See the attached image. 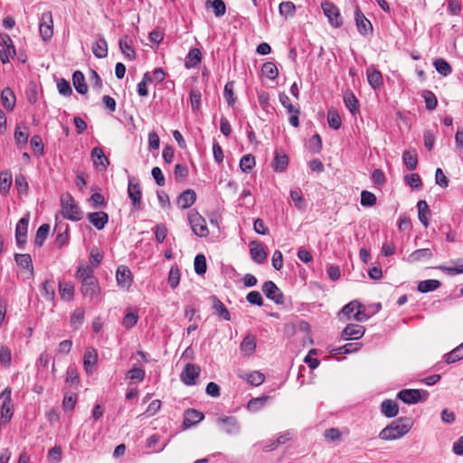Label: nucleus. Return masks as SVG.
<instances>
[{"instance_id": "nucleus-35", "label": "nucleus", "mask_w": 463, "mask_h": 463, "mask_svg": "<svg viewBox=\"0 0 463 463\" xmlns=\"http://www.w3.org/2000/svg\"><path fill=\"white\" fill-rule=\"evenodd\" d=\"M92 52L99 59L105 58L108 55V43L103 37L95 41L92 45Z\"/></svg>"}, {"instance_id": "nucleus-63", "label": "nucleus", "mask_w": 463, "mask_h": 463, "mask_svg": "<svg viewBox=\"0 0 463 463\" xmlns=\"http://www.w3.org/2000/svg\"><path fill=\"white\" fill-rule=\"evenodd\" d=\"M290 198L294 202L295 206L299 210H304L306 208V201L302 196V194L299 190H292L290 191Z\"/></svg>"}, {"instance_id": "nucleus-34", "label": "nucleus", "mask_w": 463, "mask_h": 463, "mask_svg": "<svg viewBox=\"0 0 463 463\" xmlns=\"http://www.w3.org/2000/svg\"><path fill=\"white\" fill-rule=\"evenodd\" d=\"M202 60V54L199 49L193 48L185 57L184 65L187 69L194 68L199 65Z\"/></svg>"}, {"instance_id": "nucleus-19", "label": "nucleus", "mask_w": 463, "mask_h": 463, "mask_svg": "<svg viewBox=\"0 0 463 463\" xmlns=\"http://www.w3.org/2000/svg\"><path fill=\"white\" fill-rule=\"evenodd\" d=\"M1 41L3 44L5 45L6 49L0 50V59L2 62L7 63L9 62V57H14L15 55V47L13 43L11 37L8 34H1Z\"/></svg>"}, {"instance_id": "nucleus-18", "label": "nucleus", "mask_w": 463, "mask_h": 463, "mask_svg": "<svg viewBox=\"0 0 463 463\" xmlns=\"http://www.w3.org/2000/svg\"><path fill=\"white\" fill-rule=\"evenodd\" d=\"M98 363V353L93 347H87L83 357V367L87 374H91Z\"/></svg>"}, {"instance_id": "nucleus-16", "label": "nucleus", "mask_w": 463, "mask_h": 463, "mask_svg": "<svg viewBox=\"0 0 463 463\" xmlns=\"http://www.w3.org/2000/svg\"><path fill=\"white\" fill-rule=\"evenodd\" d=\"M116 279L118 285L122 288H129L133 282L132 273L130 269L125 266L120 265L116 272Z\"/></svg>"}, {"instance_id": "nucleus-30", "label": "nucleus", "mask_w": 463, "mask_h": 463, "mask_svg": "<svg viewBox=\"0 0 463 463\" xmlns=\"http://www.w3.org/2000/svg\"><path fill=\"white\" fill-rule=\"evenodd\" d=\"M381 412L387 418H393L399 412V406L393 400H384L381 404Z\"/></svg>"}, {"instance_id": "nucleus-4", "label": "nucleus", "mask_w": 463, "mask_h": 463, "mask_svg": "<svg viewBox=\"0 0 463 463\" xmlns=\"http://www.w3.org/2000/svg\"><path fill=\"white\" fill-rule=\"evenodd\" d=\"M341 313L348 317L354 314V319L358 322L365 321L369 316L365 313V307L357 300H353L346 304L341 310Z\"/></svg>"}, {"instance_id": "nucleus-64", "label": "nucleus", "mask_w": 463, "mask_h": 463, "mask_svg": "<svg viewBox=\"0 0 463 463\" xmlns=\"http://www.w3.org/2000/svg\"><path fill=\"white\" fill-rule=\"evenodd\" d=\"M279 10L281 15L293 16L295 14L296 6L290 1L282 2L279 6Z\"/></svg>"}, {"instance_id": "nucleus-15", "label": "nucleus", "mask_w": 463, "mask_h": 463, "mask_svg": "<svg viewBox=\"0 0 463 463\" xmlns=\"http://www.w3.org/2000/svg\"><path fill=\"white\" fill-rule=\"evenodd\" d=\"M200 371L198 365L187 364L180 375L182 382L188 386L194 385L196 378L199 376Z\"/></svg>"}, {"instance_id": "nucleus-24", "label": "nucleus", "mask_w": 463, "mask_h": 463, "mask_svg": "<svg viewBox=\"0 0 463 463\" xmlns=\"http://www.w3.org/2000/svg\"><path fill=\"white\" fill-rule=\"evenodd\" d=\"M239 377L252 386H260L265 380V375L259 371L241 372Z\"/></svg>"}, {"instance_id": "nucleus-54", "label": "nucleus", "mask_w": 463, "mask_h": 463, "mask_svg": "<svg viewBox=\"0 0 463 463\" xmlns=\"http://www.w3.org/2000/svg\"><path fill=\"white\" fill-rule=\"evenodd\" d=\"M422 97L424 98L426 109L428 110H433L438 105V100L435 94L430 90H423Z\"/></svg>"}, {"instance_id": "nucleus-41", "label": "nucleus", "mask_w": 463, "mask_h": 463, "mask_svg": "<svg viewBox=\"0 0 463 463\" xmlns=\"http://www.w3.org/2000/svg\"><path fill=\"white\" fill-rule=\"evenodd\" d=\"M288 165V158L286 154L276 151L274 160H273V168L277 172H283Z\"/></svg>"}, {"instance_id": "nucleus-2", "label": "nucleus", "mask_w": 463, "mask_h": 463, "mask_svg": "<svg viewBox=\"0 0 463 463\" xmlns=\"http://www.w3.org/2000/svg\"><path fill=\"white\" fill-rule=\"evenodd\" d=\"M61 214L64 218L73 222L80 221L83 218L82 211L69 193L61 194Z\"/></svg>"}, {"instance_id": "nucleus-58", "label": "nucleus", "mask_w": 463, "mask_h": 463, "mask_svg": "<svg viewBox=\"0 0 463 463\" xmlns=\"http://www.w3.org/2000/svg\"><path fill=\"white\" fill-rule=\"evenodd\" d=\"M12 362V353L9 347L3 345L0 348V364L4 367H9Z\"/></svg>"}, {"instance_id": "nucleus-56", "label": "nucleus", "mask_w": 463, "mask_h": 463, "mask_svg": "<svg viewBox=\"0 0 463 463\" xmlns=\"http://www.w3.org/2000/svg\"><path fill=\"white\" fill-rule=\"evenodd\" d=\"M194 271L198 275L204 274L207 269L206 259H205L204 255L198 254L194 258Z\"/></svg>"}, {"instance_id": "nucleus-29", "label": "nucleus", "mask_w": 463, "mask_h": 463, "mask_svg": "<svg viewBox=\"0 0 463 463\" xmlns=\"http://www.w3.org/2000/svg\"><path fill=\"white\" fill-rule=\"evenodd\" d=\"M15 96L14 91L6 87L1 92V103L5 109L12 111L15 106Z\"/></svg>"}, {"instance_id": "nucleus-49", "label": "nucleus", "mask_w": 463, "mask_h": 463, "mask_svg": "<svg viewBox=\"0 0 463 463\" xmlns=\"http://www.w3.org/2000/svg\"><path fill=\"white\" fill-rule=\"evenodd\" d=\"M50 232V225L47 223L42 224L35 234L34 244L41 247L46 240Z\"/></svg>"}, {"instance_id": "nucleus-55", "label": "nucleus", "mask_w": 463, "mask_h": 463, "mask_svg": "<svg viewBox=\"0 0 463 463\" xmlns=\"http://www.w3.org/2000/svg\"><path fill=\"white\" fill-rule=\"evenodd\" d=\"M439 269L449 275H458L463 273V259H458L455 266H440Z\"/></svg>"}, {"instance_id": "nucleus-9", "label": "nucleus", "mask_w": 463, "mask_h": 463, "mask_svg": "<svg viewBox=\"0 0 463 463\" xmlns=\"http://www.w3.org/2000/svg\"><path fill=\"white\" fill-rule=\"evenodd\" d=\"M39 31L43 41H48L52 38L53 34V20L52 12L47 11L42 14Z\"/></svg>"}, {"instance_id": "nucleus-46", "label": "nucleus", "mask_w": 463, "mask_h": 463, "mask_svg": "<svg viewBox=\"0 0 463 463\" xmlns=\"http://www.w3.org/2000/svg\"><path fill=\"white\" fill-rule=\"evenodd\" d=\"M433 65L436 69V71L442 75L443 77H446L449 75L452 72V68L449 65V63L443 58L436 59L433 62Z\"/></svg>"}, {"instance_id": "nucleus-47", "label": "nucleus", "mask_w": 463, "mask_h": 463, "mask_svg": "<svg viewBox=\"0 0 463 463\" xmlns=\"http://www.w3.org/2000/svg\"><path fill=\"white\" fill-rule=\"evenodd\" d=\"M234 82L233 81H228L223 90V98L228 103L229 106H233L236 102V96L234 94Z\"/></svg>"}, {"instance_id": "nucleus-59", "label": "nucleus", "mask_w": 463, "mask_h": 463, "mask_svg": "<svg viewBox=\"0 0 463 463\" xmlns=\"http://www.w3.org/2000/svg\"><path fill=\"white\" fill-rule=\"evenodd\" d=\"M12 184V176L7 172L0 174V193L5 194L8 193Z\"/></svg>"}, {"instance_id": "nucleus-36", "label": "nucleus", "mask_w": 463, "mask_h": 463, "mask_svg": "<svg viewBox=\"0 0 463 463\" xmlns=\"http://www.w3.org/2000/svg\"><path fill=\"white\" fill-rule=\"evenodd\" d=\"M367 80L373 89H379L383 85L382 73L375 69H367Z\"/></svg>"}, {"instance_id": "nucleus-28", "label": "nucleus", "mask_w": 463, "mask_h": 463, "mask_svg": "<svg viewBox=\"0 0 463 463\" xmlns=\"http://www.w3.org/2000/svg\"><path fill=\"white\" fill-rule=\"evenodd\" d=\"M76 278L82 282L96 279L93 267L87 264H80L76 272Z\"/></svg>"}, {"instance_id": "nucleus-52", "label": "nucleus", "mask_w": 463, "mask_h": 463, "mask_svg": "<svg viewBox=\"0 0 463 463\" xmlns=\"http://www.w3.org/2000/svg\"><path fill=\"white\" fill-rule=\"evenodd\" d=\"M85 311L81 307L76 308L71 317V325L75 329H78L84 321Z\"/></svg>"}, {"instance_id": "nucleus-39", "label": "nucleus", "mask_w": 463, "mask_h": 463, "mask_svg": "<svg viewBox=\"0 0 463 463\" xmlns=\"http://www.w3.org/2000/svg\"><path fill=\"white\" fill-rule=\"evenodd\" d=\"M206 8H213L217 17H222L226 13V5L223 0H207L205 2Z\"/></svg>"}, {"instance_id": "nucleus-20", "label": "nucleus", "mask_w": 463, "mask_h": 463, "mask_svg": "<svg viewBox=\"0 0 463 463\" xmlns=\"http://www.w3.org/2000/svg\"><path fill=\"white\" fill-rule=\"evenodd\" d=\"M80 291L84 297L94 299L100 294V288L98 279L82 282Z\"/></svg>"}, {"instance_id": "nucleus-48", "label": "nucleus", "mask_w": 463, "mask_h": 463, "mask_svg": "<svg viewBox=\"0 0 463 463\" xmlns=\"http://www.w3.org/2000/svg\"><path fill=\"white\" fill-rule=\"evenodd\" d=\"M440 287V282L437 279L422 280L418 285V290L421 293L433 291Z\"/></svg>"}, {"instance_id": "nucleus-51", "label": "nucleus", "mask_w": 463, "mask_h": 463, "mask_svg": "<svg viewBox=\"0 0 463 463\" xmlns=\"http://www.w3.org/2000/svg\"><path fill=\"white\" fill-rule=\"evenodd\" d=\"M445 359L448 364H453L463 359V343L445 355Z\"/></svg>"}, {"instance_id": "nucleus-5", "label": "nucleus", "mask_w": 463, "mask_h": 463, "mask_svg": "<svg viewBox=\"0 0 463 463\" xmlns=\"http://www.w3.org/2000/svg\"><path fill=\"white\" fill-rule=\"evenodd\" d=\"M128 194L132 202L133 209H142V191L138 181L135 177L128 178Z\"/></svg>"}, {"instance_id": "nucleus-32", "label": "nucleus", "mask_w": 463, "mask_h": 463, "mask_svg": "<svg viewBox=\"0 0 463 463\" xmlns=\"http://www.w3.org/2000/svg\"><path fill=\"white\" fill-rule=\"evenodd\" d=\"M432 252L430 249H419L411 252L407 257V261L409 263H415L422 260H427L431 259Z\"/></svg>"}, {"instance_id": "nucleus-25", "label": "nucleus", "mask_w": 463, "mask_h": 463, "mask_svg": "<svg viewBox=\"0 0 463 463\" xmlns=\"http://www.w3.org/2000/svg\"><path fill=\"white\" fill-rule=\"evenodd\" d=\"M210 300L213 304V308L214 309L215 314L219 316L221 318L226 321H230L231 314L224 306V304L214 295L210 297Z\"/></svg>"}, {"instance_id": "nucleus-40", "label": "nucleus", "mask_w": 463, "mask_h": 463, "mask_svg": "<svg viewBox=\"0 0 463 463\" xmlns=\"http://www.w3.org/2000/svg\"><path fill=\"white\" fill-rule=\"evenodd\" d=\"M418 217L420 222L424 225L425 228L429 226V220L427 215L430 214V211L426 201L420 200L417 203Z\"/></svg>"}, {"instance_id": "nucleus-1", "label": "nucleus", "mask_w": 463, "mask_h": 463, "mask_svg": "<svg viewBox=\"0 0 463 463\" xmlns=\"http://www.w3.org/2000/svg\"><path fill=\"white\" fill-rule=\"evenodd\" d=\"M412 426L413 420L411 418L400 417L383 428L379 433V438L383 440L401 439L411 430Z\"/></svg>"}, {"instance_id": "nucleus-17", "label": "nucleus", "mask_w": 463, "mask_h": 463, "mask_svg": "<svg viewBox=\"0 0 463 463\" xmlns=\"http://www.w3.org/2000/svg\"><path fill=\"white\" fill-rule=\"evenodd\" d=\"M355 24L357 30L363 35H367L373 32L371 22L364 16L358 5L355 6Z\"/></svg>"}, {"instance_id": "nucleus-43", "label": "nucleus", "mask_w": 463, "mask_h": 463, "mask_svg": "<svg viewBox=\"0 0 463 463\" xmlns=\"http://www.w3.org/2000/svg\"><path fill=\"white\" fill-rule=\"evenodd\" d=\"M29 138V129L25 125H18L14 131L17 145H26Z\"/></svg>"}, {"instance_id": "nucleus-11", "label": "nucleus", "mask_w": 463, "mask_h": 463, "mask_svg": "<svg viewBox=\"0 0 463 463\" xmlns=\"http://www.w3.org/2000/svg\"><path fill=\"white\" fill-rule=\"evenodd\" d=\"M29 214L21 218L15 227V241L19 249L23 250L26 243Z\"/></svg>"}, {"instance_id": "nucleus-33", "label": "nucleus", "mask_w": 463, "mask_h": 463, "mask_svg": "<svg viewBox=\"0 0 463 463\" xmlns=\"http://www.w3.org/2000/svg\"><path fill=\"white\" fill-rule=\"evenodd\" d=\"M72 83L78 93L86 94L88 92V85L85 81L84 74L81 71H76L72 74Z\"/></svg>"}, {"instance_id": "nucleus-42", "label": "nucleus", "mask_w": 463, "mask_h": 463, "mask_svg": "<svg viewBox=\"0 0 463 463\" xmlns=\"http://www.w3.org/2000/svg\"><path fill=\"white\" fill-rule=\"evenodd\" d=\"M59 292L61 298L66 301L72 299L74 295V286L71 282H59Z\"/></svg>"}, {"instance_id": "nucleus-62", "label": "nucleus", "mask_w": 463, "mask_h": 463, "mask_svg": "<svg viewBox=\"0 0 463 463\" xmlns=\"http://www.w3.org/2000/svg\"><path fill=\"white\" fill-rule=\"evenodd\" d=\"M255 165V158L251 155H245L240 161V167L243 172H250Z\"/></svg>"}, {"instance_id": "nucleus-13", "label": "nucleus", "mask_w": 463, "mask_h": 463, "mask_svg": "<svg viewBox=\"0 0 463 463\" xmlns=\"http://www.w3.org/2000/svg\"><path fill=\"white\" fill-rule=\"evenodd\" d=\"M262 291L269 299L274 301L276 304L283 303V293L273 281L269 280L264 282Z\"/></svg>"}, {"instance_id": "nucleus-7", "label": "nucleus", "mask_w": 463, "mask_h": 463, "mask_svg": "<svg viewBox=\"0 0 463 463\" xmlns=\"http://www.w3.org/2000/svg\"><path fill=\"white\" fill-rule=\"evenodd\" d=\"M279 99L281 105L287 109V112L290 114V117L288 118L289 124L294 128L298 127V116L300 114L299 108L294 106L291 103L288 96L284 92L279 93Z\"/></svg>"}, {"instance_id": "nucleus-38", "label": "nucleus", "mask_w": 463, "mask_h": 463, "mask_svg": "<svg viewBox=\"0 0 463 463\" xmlns=\"http://www.w3.org/2000/svg\"><path fill=\"white\" fill-rule=\"evenodd\" d=\"M255 348H256V339L253 335H248L247 336H245L243 338L242 342L241 343V346H240L241 352L244 355L252 354L253 352L255 351Z\"/></svg>"}, {"instance_id": "nucleus-23", "label": "nucleus", "mask_w": 463, "mask_h": 463, "mask_svg": "<svg viewBox=\"0 0 463 463\" xmlns=\"http://www.w3.org/2000/svg\"><path fill=\"white\" fill-rule=\"evenodd\" d=\"M204 418L203 412L195 410V409H188L184 411V418L183 425L185 428H190L196 423L202 421Z\"/></svg>"}, {"instance_id": "nucleus-3", "label": "nucleus", "mask_w": 463, "mask_h": 463, "mask_svg": "<svg viewBox=\"0 0 463 463\" xmlns=\"http://www.w3.org/2000/svg\"><path fill=\"white\" fill-rule=\"evenodd\" d=\"M428 396L427 391L420 389H403L397 394V398L407 404H415L419 402L426 401Z\"/></svg>"}, {"instance_id": "nucleus-10", "label": "nucleus", "mask_w": 463, "mask_h": 463, "mask_svg": "<svg viewBox=\"0 0 463 463\" xmlns=\"http://www.w3.org/2000/svg\"><path fill=\"white\" fill-rule=\"evenodd\" d=\"M217 425L228 435H237L241 427L235 417L222 416L216 420Z\"/></svg>"}, {"instance_id": "nucleus-21", "label": "nucleus", "mask_w": 463, "mask_h": 463, "mask_svg": "<svg viewBox=\"0 0 463 463\" xmlns=\"http://www.w3.org/2000/svg\"><path fill=\"white\" fill-rule=\"evenodd\" d=\"M91 158L99 171L106 170L109 164V159L100 146H94L91 151Z\"/></svg>"}, {"instance_id": "nucleus-50", "label": "nucleus", "mask_w": 463, "mask_h": 463, "mask_svg": "<svg viewBox=\"0 0 463 463\" xmlns=\"http://www.w3.org/2000/svg\"><path fill=\"white\" fill-rule=\"evenodd\" d=\"M146 376V372L141 367L133 366L128 373H126V379L134 382H142Z\"/></svg>"}, {"instance_id": "nucleus-22", "label": "nucleus", "mask_w": 463, "mask_h": 463, "mask_svg": "<svg viewBox=\"0 0 463 463\" xmlns=\"http://www.w3.org/2000/svg\"><path fill=\"white\" fill-rule=\"evenodd\" d=\"M87 219L97 230L100 231L108 223L109 215L105 212H95L88 213Z\"/></svg>"}, {"instance_id": "nucleus-37", "label": "nucleus", "mask_w": 463, "mask_h": 463, "mask_svg": "<svg viewBox=\"0 0 463 463\" xmlns=\"http://www.w3.org/2000/svg\"><path fill=\"white\" fill-rule=\"evenodd\" d=\"M402 160L409 170H414L418 165V155L415 150H405L402 153Z\"/></svg>"}, {"instance_id": "nucleus-26", "label": "nucleus", "mask_w": 463, "mask_h": 463, "mask_svg": "<svg viewBox=\"0 0 463 463\" xmlns=\"http://www.w3.org/2000/svg\"><path fill=\"white\" fill-rule=\"evenodd\" d=\"M251 259L259 264L263 263L267 259V252L265 251L262 244L252 241L250 250Z\"/></svg>"}, {"instance_id": "nucleus-14", "label": "nucleus", "mask_w": 463, "mask_h": 463, "mask_svg": "<svg viewBox=\"0 0 463 463\" xmlns=\"http://www.w3.org/2000/svg\"><path fill=\"white\" fill-rule=\"evenodd\" d=\"M365 333L364 326L361 325L349 324L342 331L341 339L344 341L347 340H358Z\"/></svg>"}, {"instance_id": "nucleus-53", "label": "nucleus", "mask_w": 463, "mask_h": 463, "mask_svg": "<svg viewBox=\"0 0 463 463\" xmlns=\"http://www.w3.org/2000/svg\"><path fill=\"white\" fill-rule=\"evenodd\" d=\"M327 122L331 128L338 129L341 127V117L336 110L330 109L327 112Z\"/></svg>"}, {"instance_id": "nucleus-60", "label": "nucleus", "mask_w": 463, "mask_h": 463, "mask_svg": "<svg viewBox=\"0 0 463 463\" xmlns=\"http://www.w3.org/2000/svg\"><path fill=\"white\" fill-rule=\"evenodd\" d=\"M261 71L263 75L270 80H274L278 76L277 66L271 61L265 62Z\"/></svg>"}, {"instance_id": "nucleus-45", "label": "nucleus", "mask_w": 463, "mask_h": 463, "mask_svg": "<svg viewBox=\"0 0 463 463\" xmlns=\"http://www.w3.org/2000/svg\"><path fill=\"white\" fill-rule=\"evenodd\" d=\"M344 103L351 114L355 115L359 111L358 100L352 92L345 93Z\"/></svg>"}, {"instance_id": "nucleus-8", "label": "nucleus", "mask_w": 463, "mask_h": 463, "mask_svg": "<svg viewBox=\"0 0 463 463\" xmlns=\"http://www.w3.org/2000/svg\"><path fill=\"white\" fill-rule=\"evenodd\" d=\"M189 223L193 232L199 237H206L209 233L206 221L198 213H191L188 215Z\"/></svg>"}, {"instance_id": "nucleus-6", "label": "nucleus", "mask_w": 463, "mask_h": 463, "mask_svg": "<svg viewBox=\"0 0 463 463\" xmlns=\"http://www.w3.org/2000/svg\"><path fill=\"white\" fill-rule=\"evenodd\" d=\"M321 7L332 26L338 28L343 25L342 16L338 7L335 4L326 1L321 4Z\"/></svg>"}, {"instance_id": "nucleus-12", "label": "nucleus", "mask_w": 463, "mask_h": 463, "mask_svg": "<svg viewBox=\"0 0 463 463\" xmlns=\"http://www.w3.org/2000/svg\"><path fill=\"white\" fill-rule=\"evenodd\" d=\"M0 399H3L1 405V417L7 422L13 416V403L11 399V389L5 388L0 394Z\"/></svg>"}, {"instance_id": "nucleus-44", "label": "nucleus", "mask_w": 463, "mask_h": 463, "mask_svg": "<svg viewBox=\"0 0 463 463\" xmlns=\"http://www.w3.org/2000/svg\"><path fill=\"white\" fill-rule=\"evenodd\" d=\"M14 260L16 264L21 267L22 269L30 270L33 272V261L30 254H20L15 253L14 254Z\"/></svg>"}, {"instance_id": "nucleus-31", "label": "nucleus", "mask_w": 463, "mask_h": 463, "mask_svg": "<svg viewBox=\"0 0 463 463\" xmlns=\"http://www.w3.org/2000/svg\"><path fill=\"white\" fill-rule=\"evenodd\" d=\"M119 48L125 57L129 61L136 59V52L132 46V41L128 36L120 38Z\"/></svg>"}, {"instance_id": "nucleus-61", "label": "nucleus", "mask_w": 463, "mask_h": 463, "mask_svg": "<svg viewBox=\"0 0 463 463\" xmlns=\"http://www.w3.org/2000/svg\"><path fill=\"white\" fill-rule=\"evenodd\" d=\"M376 203V196L366 190L361 193V204L364 207H372Z\"/></svg>"}, {"instance_id": "nucleus-27", "label": "nucleus", "mask_w": 463, "mask_h": 463, "mask_svg": "<svg viewBox=\"0 0 463 463\" xmlns=\"http://www.w3.org/2000/svg\"><path fill=\"white\" fill-rule=\"evenodd\" d=\"M195 200V192L192 189H187L178 196L177 203L182 209H187L194 203Z\"/></svg>"}, {"instance_id": "nucleus-57", "label": "nucleus", "mask_w": 463, "mask_h": 463, "mask_svg": "<svg viewBox=\"0 0 463 463\" xmlns=\"http://www.w3.org/2000/svg\"><path fill=\"white\" fill-rule=\"evenodd\" d=\"M41 291H42V295L47 300H52L54 298L55 289H54V286H53L52 282L51 283L48 280H45L44 282H43L42 286H41Z\"/></svg>"}]
</instances>
